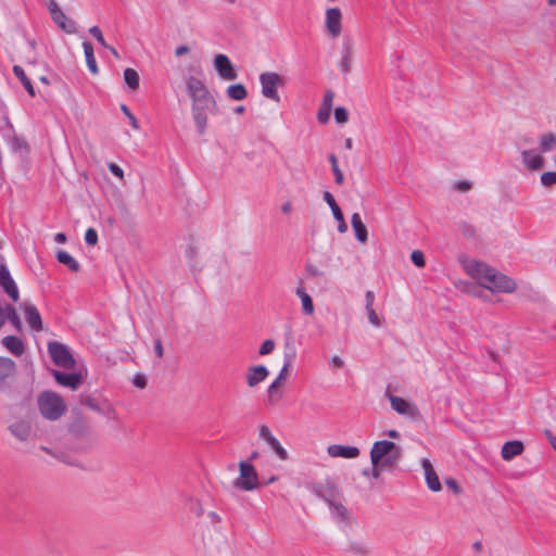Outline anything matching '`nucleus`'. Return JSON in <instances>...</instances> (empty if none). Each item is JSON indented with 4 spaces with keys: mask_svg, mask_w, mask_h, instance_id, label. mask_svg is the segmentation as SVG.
Wrapping results in <instances>:
<instances>
[{
    "mask_svg": "<svg viewBox=\"0 0 556 556\" xmlns=\"http://www.w3.org/2000/svg\"><path fill=\"white\" fill-rule=\"evenodd\" d=\"M401 458V448L388 440L377 441L370 450L371 465L383 464L389 467L396 466Z\"/></svg>",
    "mask_w": 556,
    "mask_h": 556,
    "instance_id": "1",
    "label": "nucleus"
},
{
    "mask_svg": "<svg viewBox=\"0 0 556 556\" xmlns=\"http://www.w3.org/2000/svg\"><path fill=\"white\" fill-rule=\"evenodd\" d=\"M40 414L48 420H58L66 412L64 400L53 391H45L38 396Z\"/></svg>",
    "mask_w": 556,
    "mask_h": 556,
    "instance_id": "2",
    "label": "nucleus"
},
{
    "mask_svg": "<svg viewBox=\"0 0 556 556\" xmlns=\"http://www.w3.org/2000/svg\"><path fill=\"white\" fill-rule=\"evenodd\" d=\"M480 287L492 293H514L517 290V282L496 268L491 267Z\"/></svg>",
    "mask_w": 556,
    "mask_h": 556,
    "instance_id": "3",
    "label": "nucleus"
},
{
    "mask_svg": "<svg viewBox=\"0 0 556 556\" xmlns=\"http://www.w3.org/2000/svg\"><path fill=\"white\" fill-rule=\"evenodd\" d=\"M258 79L262 96L275 103H279L281 98L278 89L286 86L285 78L276 72H263L260 74Z\"/></svg>",
    "mask_w": 556,
    "mask_h": 556,
    "instance_id": "4",
    "label": "nucleus"
},
{
    "mask_svg": "<svg viewBox=\"0 0 556 556\" xmlns=\"http://www.w3.org/2000/svg\"><path fill=\"white\" fill-rule=\"evenodd\" d=\"M216 111L217 103L214 98L191 103L192 117L200 135H203L206 130L208 113Z\"/></svg>",
    "mask_w": 556,
    "mask_h": 556,
    "instance_id": "5",
    "label": "nucleus"
},
{
    "mask_svg": "<svg viewBox=\"0 0 556 556\" xmlns=\"http://www.w3.org/2000/svg\"><path fill=\"white\" fill-rule=\"evenodd\" d=\"M240 475L235 481V486L243 491H253L260 488L258 475L253 465L247 462L239 463Z\"/></svg>",
    "mask_w": 556,
    "mask_h": 556,
    "instance_id": "6",
    "label": "nucleus"
},
{
    "mask_svg": "<svg viewBox=\"0 0 556 556\" xmlns=\"http://www.w3.org/2000/svg\"><path fill=\"white\" fill-rule=\"evenodd\" d=\"M459 262L465 273L471 279H473L478 286L482 285L484 277L490 273V269L492 267L482 261H478L467 256L459 257Z\"/></svg>",
    "mask_w": 556,
    "mask_h": 556,
    "instance_id": "7",
    "label": "nucleus"
},
{
    "mask_svg": "<svg viewBox=\"0 0 556 556\" xmlns=\"http://www.w3.org/2000/svg\"><path fill=\"white\" fill-rule=\"evenodd\" d=\"M46 5L52 21L61 30L66 34H75L77 31L76 23L65 15L55 0H47Z\"/></svg>",
    "mask_w": 556,
    "mask_h": 556,
    "instance_id": "8",
    "label": "nucleus"
},
{
    "mask_svg": "<svg viewBox=\"0 0 556 556\" xmlns=\"http://www.w3.org/2000/svg\"><path fill=\"white\" fill-rule=\"evenodd\" d=\"M48 351L55 365L65 369H72L75 367V359L64 344L59 342H49Z\"/></svg>",
    "mask_w": 556,
    "mask_h": 556,
    "instance_id": "9",
    "label": "nucleus"
},
{
    "mask_svg": "<svg viewBox=\"0 0 556 556\" xmlns=\"http://www.w3.org/2000/svg\"><path fill=\"white\" fill-rule=\"evenodd\" d=\"M187 93L191 99V103L214 98L204 81L198 77L190 76L186 80Z\"/></svg>",
    "mask_w": 556,
    "mask_h": 556,
    "instance_id": "10",
    "label": "nucleus"
},
{
    "mask_svg": "<svg viewBox=\"0 0 556 556\" xmlns=\"http://www.w3.org/2000/svg\"><path fill=\"white\" fill-rule=\"evenodd\" d=\"M386 395L390 401V405H391L392 409L395 410L397 414L407 416L410 418H415L418 416L419 412H418L417 406L414 403L408 402L407 400H405L401 396L392 395L388 391H387Z\"/></svg>",
    "mask_w": 556,
    "mask_h": 556,
    "instance_id": "11",
    "label": "nucleus"
},
{
    "mask_svg": "<svg viewBox=\"0 0 556 556\" xmlns=\"http://www.w3.org/2000/svg\"><path fill=\"white\" fill-rule=\"evenodd\" d=\"M214 68L224 80H235L238 78V73L226 54L219 53L215 55Z\"/></svg>",
    "mask_w": 556,
    "mask_h": 556,
    "instance_id": "12",
    "label": "nucleus"
},
{
    "mask_svg": "<svg viewBox=\"0 0 556 556\" xmlns=\"http://www.w3.org/2000/svg\"><path fill=\"white\" fill-rule=\"evenodd\" d=\"M341 18L340 9L331 8L326 11V28L333 38L340 36L342 31Z\"/></svg>",
    "mask_w": 556,
    "mask_h": 556,
    "instance_id": "13",
    "label": "nucleus"
},
{
    "mask_svg": "<svg viewBox=\"0 0 556 556\" xmlns=\"http://www.w3.org/2000/svg\"><path fill=\"white\" fill-rule=\"evenodd\" d=\"M258 437L266 441V443L275 451L278 457L282 460L288 458L287 451L281 446L278 440L271 434L269 428L266 425L260 426Z\"/></svg>",
    "mask_w": 556,
    "mask_h": 556,
    "instance_id": "14",
    "label": "nucleus"
},
{
    "mask_svg": "<svg viewBox=\"0 0 556 556\" xmlns=\"http://www.w3.org/2000/svg\"><path fill=\"white\" fill-rule=\"evenodd\" d=\"M14 374L15 363L8 357L0 356V391H4L9 387Z\"/></svg>",
    "mask_w": 556,
    "mask_h": 556,
    "instance_id": "15",
    "label": "nucleus"
},
{
    "mask_svg": "<svg viewBox=\"0 0 556 556\" xmlns=\"http://www.w3.org/2000/svg\"><path fill=\"white\" fill-rule=\"evenodd\" d=\"M0 286L13 301L18 300V290L4 264H0Z\"/></svg>",
    "mask_w": 556,
    "mask_h": 556,
    "instance_id": "16",
    "label": "nucleus"
},
{
    "mask_svg": "<svg viewBox=\"0 0 556 556\" xmlns=\"http://www.w3.org/2000/svg\"><path fill=\"white\" fill-rule=\"evenodd\" d=\"M52 374L59 384L68 387L72 390H76L83 381V375L80 372L65 374L59 370H53Z\"/></svg>",
    "mask_w": 556,
    "mask_h": 556,
    "instance_id": "17",
    "label": "nucleus"
},
{
    "mask_svg": "<svg viewBox=\"0 0 556 556\" xmlns=\"http://www.w3.org/2000/svg\"><path fill=\"white\" fill-rule=\"evenodd\" d=\"M327 453L333 458H356L359 456L361 451L356 446L331 444L327 447Z\"/></svg>",
    "mask_w": 556,
    "mask_h": 556,
    "instance_id": "18",
    "label": "nucleus"
},
{
    "mask_svg": "<svg viewBox=\"0 0 556 556\" xmlns=\"http://www.w3.org/2000/svg\"><path fill=\"white\" fill-rule=\"evenodd\" d=\"M421 466L428 488L433 492L441 491L442 485L431 462L428 458H422Z\"/></svg>",
    "mask_w": 556,
    "mask_h": 556,
    "instance_id": "19",
    "label": "nucleus"
},
{
    "mask_svg": "<svg viewBox=\"0 0 556 556\" xmlns=\"http://www.w3.org/2000/svg\"><path fill=\"white\" fill-rule=\"evenodd\" d=\"M268 369L264 365L251 366L247 370V384L249 388H255L268 377Z\"/></svg>",
    "mask_w": 556,
    "mask_h": 556,
    "instance_id": "20",
    "label": "nucleus"
},
{
    "mask_svg": "<svg viewBox=\"0 0 556 556\" xmlns=\"http://www.w3.org/2000/svg\"><path fill=\"white\" fill-rule=\"evenodd\" d=\"M525 450L523 443L518 440L506 442L501 450V456L504 460L509 462L514 457L522 454Z\"/></svg>",
    "mask_w": 556,
    "mask_h": 556,
    "instance_id": "21",
    "label": "nucleus"
},
{
    "mask_svg": "<svg viewBox=\"0 0 556 556\" xmlns=\"http://www.w3.org/2000/svg\"><path fill=\"white\" fill-rule=\"evenodd\" d=\"M9 430L17 440L25 442L30 437L31 427L28 421L18 420L10 425Z\"/></svg>",
    "mask_w": 556,
    "mask_h": 556,
    "instance_id": "22",
    "label": "nucleus"
},
{
    "mask_svg": "<svg viewBox=\"0 0 556 556\" xmlns=\"http://www.w3.org/2000/svg\"><path fill=\"white\" fill-rule=\"evenodd\" d=\"M521 155L523 164L531 170H539L544 165V159L533 150H525Z\"/></svg>",
    "mask_w": 556,
    "mask_h": 556,
    "instance_id": "23",
    "label": "nucleus"
},
{
    "mask_svg": "<svg viewBox=\"0 0 556 556\" xmlns=\"http://www.w3.org/2000/svg\"><path fill=\"white\" fill-rule=\"evenodd\" d=\"M25 319L27 324L36 331L42 330V321L38 309L33 304L24 305Z\"/></svg>",
    "mask_w": 556,
    "mask_h": 556,
    "instance_id": "24",
    "label": "nucleus"
},
{
    "mask_svg": "<svg viewBox=\"0 0 556 556\" xmlns=\"http://www.w3.org/2000/svg\"><path fill=\"white\" fill-rule=\"evenodd\" d=\"M351 224H352L353 230L355 232L356 239L361 243H365L367 241V237H368L367 228L364 225V223L362 222V218L358 213H354L352 215Z\"/></svg>",
    "mask_w": 556,
    "mask_h": 556,
    "instance_id": "25",
    "label": "nucleus"
},
{
    "mask_svg": "<svg viewBox=\"0 0 556 556\" xmlns=\"http://www.w3.org/2000/svg\"><path fill=\"white\" fill-rule=\"evenodd\" d=\"M2 343L15 356H21L24 353V343L15 336L4 337Z\"/></svg>",
    "mask_w": 556,
    "mask_h": 556,
    "instance_id": "26",
    "label": "nucleus"
},
{
    "mask_svg": "<svg viewBox=\"0 0 556 556\" xmlns=\"http://www.w3.org/2000/svg\"><path fill=\"white\" fill-rule=\"evenodd\" d=\"M295 293L301 300L302 309H303L304 314H306L308 316L313 315L315 312V308H314V303H313L311 295L302 287H299L296 289Z\"/></svg>",
    "mask_w": 556,
    "mask_h": 556,
    "instance_id": "27",
    "label": "nucleus"
},
{
    "mask_svg": "<svg viewBox=\"0 0 556 556\" xmlns=\"http://www.w3.org/2000/svg\"><path fill=\"white\" fill-rule=\"evenodd\" d=\"M83 48H84V52H85L86 63H87V66H88L89 71L93 75L98 74L99 73V68H98L97 61H96V58H94V54H93V47H92V45L89 41H84L83 42Z\"/></svg>",
    "mask_w": 556,
    "mask_h": 556,
    "instance_id": "28",
    "label": "nucleus"
},
{
    "mask_svg": "<svg viewBox=\"0 0 556 556\" xmlns=\"http://www.w3.org/2000/svg\"><path fill=\"white\" fill-rule=\"evenodd\" d=\"M56 258L61 264L67 266V268L70 270H72L74 273H77L80 270L79 263L66 251L60 250L56 253Z\"/></svg>",
    "mask_w": 556,
    "mask_h": 556,
    "instance_id": "29",
    "label": "nucleus"
},
{
    "mask_svg": "<svg viewBox=\"0 0 556 556\" xmlns=\"http://www.w3.org/2000/svg\"><path fill=\"white\" fill-rule=\"evenodd\" d=\"M226 93L228 98L235 101H242L248 97L247 88L242 84L230 85Z\"/></svg>",
    "mask_w": 556,
    "mask_h": 556,
    "instance_id": "30",
    "label": "nucleus"
},
{
    "mask_svg": "<svg viewBox=\"0 0 556 556\" xmlns=\"http://www.w3.org/2000/svg\"><path fill=\"white\" fill-rule=\"evenodd\" d=\"M124 80L126 85L131 89L132 91H137L140 86V77L136 70L134 68H126L124 71Z\"/></svg>",
    "mask_w": 556,
    "mask_h": 556,
    "instance_id": "31",
    "label": "nucleus"
},
{
    "mask_svg": "<svg viewBox=\"0 0 556 556\" xmlns=\"http://www.w3.org/2000/svg\"><path fill=\"white\" fill-rule=\"evenodd\" d=\"M556 149V135L553 132H545L540 137L541 152H548Z\"/></svg>",
    "mask_w": 556,
    "mask_h": 556,
    "instance_id": "32",
    "label": "nucleus"
},
{
    "mask_svg": "<svg viewBox=\"0 0 556 556\" xmlns=\"http://www.w3.org/2000/svg\"><path fill=\"white\" fill-rule=\"evenodd\" d=\"M13 72L15 76L21 80L26 91L29 93V96H35V89L29 80V78L26 76L24 70L20 65H15L13 67Z\"/></svg>",
    "mask_w": 556,
    "mask_h": 556,
    "instance_id": "33",
    "label": "nucleus"
},
{
    "mask_svg": "<svg viewBox=\"0 0 556 556\" xmlns=\"http://www.w3.org/2000/svg\"><path fill=\"white\" fill-rule=\"evenodd\" d=\"M89 430V427L84 418L77 417L70 426V431L75 437H84Z\"/></svg>",
    "mask_w": 556,
    "mask_h": 556,
    "instance_id": "34",
    "label": "nucleus"
},
{
    "mask_svg": "<svg viewBox=\"0 0 556 556\" xmlns=\"http://www.w3.org/2000/svg\"><path fill=\"white\" fill-rule=\"evenodd\" d=\"M293 355H294V353L285 355V364H283L278 377L273 382V383H275V386L279 387L282 383V381H285L287 379L289 368L291 367V362H292Z\"/></svg>",
    "mask_w": 556,
    "mask_h": 556,
    "instance_id": "35",
    "label": "nucleus"
},
{
    "mask_svg": "<svg viewBox=\"0 0 556 556\" xmlns=\"http://www.w3.org/2000/svg\"><path fill=\"white\" fill-rule=\"evenodd\" d=\"M457 227H458V230L466 238L471 239V238H475L476 235H477L476 227L472 224L468 223V222H465V220L458 222L457 223Z\"/></svg>",
    "mask_w": 556,
    "mask_h": 556,
    "instance_id": "36",
    "label": "nucleus"
},
{
    "mask_svg": "<svg viewBox=\"0 0 556 556\" xmlns=\"http://www.w3.org/2000/svg\"><path fill=\"white\" fill-rule=\"evenodd\" d=\"M330 509L332 515L340 520H344L346 518V508L341 503L330 502Z\"/></svg>",
    "mask_w": 556,
    "mask_h": 556,
    "instance_id": "37",
    "label": "nucleus"
},
{
    "mask_svg": "<svg viewBox=\"0 0 556 556\" xmlns=\"http://www.w3.org/2000/svg\"><path fill=\"white\" fill-rule=\"evenodd\" d=\"M188 507L189 510L193 513L197 517H200L204 514L202 503L198 498L190 497L188 500Z\"/></svg>",
    "mask_w": 556,
    "mask_h": 556,
    "instance_id": "38",
    "label": "nucleus"
},
{
    "mask_svg": "<svg viewBox=\"0 0 556 556\" xmlns=\"http://www.w3.org/2000/svg\"><path fill=\"white\" fill-rule=\"evenodd\" d=\"M267 393H268V403L269 404L277 403L281 399V395H282L281 392L278 390V387L275 386V383H271L268 387Z\"/></svg>",
    "mask_w": 556,
    "mask_h": 556,
    "instance_id": "39",
    "label": "nucleus"
},
{
    "mask_svg": "<svg viewBox=\"0 0 556 556\" xmlns=\"http://www.w3.org/2000/svg\"><path fill=\"white\" fill-rule=\"evenodd\" d=\"M121 110L126 115V117L128 118L131 127L134 129L138 130L139 129V123H138L137 118L135 117V115L129 111L128 106L126 104H122L121 105Z\"/></svg>",
    "mask_w": 556,
    "mask_h": 556,
    "instance_id": "40",
    "label": "nucleus"
},
{
    "mask_svg": "<svg viewBox=\"0 0 556 556\" xmlns=\"http://www.w3.org/2000/svg\"><path fill=\"white\" fill-rule=\"evenodd\" d=\"M541 182L545 187L556 184V172H546L541 175Z\"/></svg>",
    "mask_w": 556,
    "mask_h": 556,
    "instance_id": "41",
    "label": "nucleus"
},
{
    "mask_svg": "<svg viewBox=\"0 0 556 556\" xmlns=\"http://www.w3.org/2000/svg\"><path fill=\"white\" fill-rule=\"evenodd\" d=\"M274 349H275L274 340L267 339L262 343L258 353L261 356H265V355H268L269 353H271L274 351Z\"/></svg>",
    "mask_w": 556,
    "mask_h": 556,
    "instance_id": "42",
    "label": "nucleus"
},
{
    "mask_svg": "<svg viewBox=\"0 0 556 556\" xmlns=\"http://www.w3.org/2000/svg\"><path fill=\"white\" fill-rule=\"evenodd\" d=\"M334 119L339 124L346 123L348 119H349L348 111L344 108H342V106L337 108L334 110Z\"/></svg>",
    "mask_w": 556,
    "mask_h": 556,
    "instance_id": "43",
    "label": "nucleus"
},
{
    "mask_svg": "<svg viewBox=\"0 0 556 556\" xmlns=\"http://www.w3.org/2000/svg\"><path fill=\"white\" fill-rule=\"evenodd\" d=\"M89 33L91 36H93L97 41L102 46V47H108V43L103 37V34L101 31V29L98 27V26H92L89 28Z\"/></svg>",
    "mask_w": 556,
    "mask_h": 556,
    "instance_id": "44",
    "label": "nucleus"
},
{
    "mask_svg": "<svg viewBox=\"0 0 556 556\" xmlns=\"http://www.w3.org/2000/svg\"><path fill=\"white\" fill-rule=\"evenodd\" d=\"M410 260L417 267L425 266V256L424 253L419 250H415L412 252Z\"/></svg>",
    "mask_w": 556,
    "mask_h": 556,
    "instance_id": "45",
    "label": "nucleus"
},
{
    "mask_svg": "<svg viewBox=\"0 0 556 556\" xmlns=\"http://www.w3.org/2000/svg\"><path fill=\"white\" fill-rule=\"evenodd\" d=\"M390 468L389 466H386L383 464H376V465H371V468H370V477L375 480H378L382 473V471L384 469H388Z\"/></svg>",
    "mask_w": 556,
    "mask_h": 556,
    "instance_id": "46",
    "label": "nucleus"
},
{
    "mask_svg": "<svg viewBox=\"0 0 556 556\" xmlns=\"http://www.w3.org/2000/svg\"><path fill=\"white\" fill-rule=\"evenodd\" d=\"M331 109L332 108H329V106H324V105L320 106L318 114H317V118L320 123H326L329 121Z\"/></svg>",
    "mask_w": 556,
    "mask_h": 556,
    "instance_id": "47",
    "label": "nucleus"
},
{
    "mask_svg": "<svg viewBox=\"0 0 556 556\" xmlns=\"http://www.w3.org/2000/svg\"><path fill=\"white\" fill-rule=\"evenodd\" d=\"M85 240L88 244L94 245L98 242V233L93 228H88L85 233Z\"/></svg>",
    "mask_w": 556,
    "mask_h": 556,
    "instance_id": "48",
    "label": "nucleus"
},
{
    "mask_svg": "<svg viewBox=\"0 0 556 556\" xmlns=\"http://www.w3.org/2000/svg\"><path fill=\"white\" fill-rule=\"evenodd\" d=\"M366 313H367V316H368L369 323H370L372 326H375V327H380V326H381L380 318H379V316L377 315V313L375 312L374 307H371V308H366Z\"/></svg>",
    "mask_w": 556,
    "mask_h": 556,
    "instance_id": "49",
    "label": "nucleus"
},
{
    "mask_svg": "<svg viewBox=\"0 0 556 556\" xmlns=\"http://www.w3.org/2000/svg\"><path fill=\"white\" fill-rule=\"evenodd\" d=\"M132 383L138 389H144L147 387V378L142 374L135 375Z\"/></svg>",
    "mask_w": 556,
    "mask_h": 556,
    "instance_id": "50",
    "label": "nucleus"
},
{
    "mask_svg": "<svg viewBox=\"0 0 556 556\" xmlns=\"http://www.w3.org/2000/svg\"><path fill=\"white\" fill-rule=\"evenodd\" d=\"M83 403L94 412H99V413L101 412L102 407L99 405V403L94 399H92L90 396L85 397L83 400Z\"/></svg>",
    "mask_w": 556,
    "mask_h": 556,
    "instance_id": "51",
    "label": "nucleus"
},
{
    "mask_svg": "<svg viewBox=\"0 0 556 556\" xmlns=\"http://www.w3.org/2000/svg\"><path fill=\"white\" fill-rule=\"evenodd\" d=\"M109 170L119 179H124V170L115 163L108 164Z\"/></svg>",
    "mask_w": 556,
    "mask_h": 556,
    "instance_id": "52",
    "label": "nucleus"
},
{
    "mask_svg": "<svg viewBox=\"0 0 556 556\" xmlns=\"http://www.w3.org/2000/svg\"><path fill=\"white\" fill-rule=\"evenodd\" d=\"M454 189L459 192H467L471 189V184L467 180L456 181L454 184Z\"/></svg>",
    "mask_w": 556,
    "mask_h": 556,
    "instance_id": "53",
    "label": "nucleus"
},
{
    "mask_svg": "<svg viewBox=\"0 0 556 556\" xmlns=\"http://www.w3.org/2000/svg\"><path fill=\"white\" fill-rule=\"evenodd\" d=\"M445 483L455 494H459L462 492V489L458 485L456 480L448 479V480L445 481Z\"/></svg>",
    "mask_w": 556,
    "mask_h": 556,
    "instance_id": "54",
    "label": "nucleus"
},
{
    "mask_svg": "<svg viewBox=\"0 0 556 556\" xmlns=\"http://www.w3.org/2000/svg\"><path fill=\"white\" fill-rule=\"evenodd\" d=\"M9 319L17 329H21V326H22L21 319L13 308L11 309Z\"/></svg>",
    "mask_w": 556,
    "mask_h": 556,
    "instance_id": "55",
    "label": "nucleus"
},
{
    "mask_svg": "<svg viewBox=\"0 0 556 556\" xmlns=\"http://www.w3.org/2000/svg\"><path fill=\"white\" fill-rule=\"evenodd\" d=\"M154 352H155V355L161 358L163 357L164 355V349H163V344H162V341L161 339H156L154 341Z\"/></svg>",
    "mask_w": 556,
    "mask_h": 556,
    "instance_id": "56",
    "label": "nucleus"
},
{
    "mask_svg": "<svg viewBox=\"0 0 556 556\" xmlns=\"http://www.w3.org/2000/svg\"><path fill=\"white\" fill-rule=\"evenodd\" d=\"M100 413L103 415H106L108 417H110L112 419L116 418V410L111 405H106V407H102Z\"/></svg>",
    "mask_w": 556,
    "mask_h": 556,
    "instance_id": "57",
    "label": "nucleus"
},
{
    "mask_svg": "<svg viewBox=\"0 0 556 556\" xmlns=\"http://www.w3.org/2000/svg\"><path fill=\"white\" fill-rule=\"evenodd\" d=\"M333 97V92L331 90H328L324 97L321 105L332 108Z\"/></svg>",
    "mask_w": 556,
    "mask_h": 556,
    "instance_id": "58",
    "label": "nucleus"
},
{
    "mask_svg": "<svg viewBox=\"0 0 556 556\" xmlns=\"http://www.w3.org/2000/svg\"><path fill=\"white\" fill-rule=\"evenodd\" d=\"M323 198L325 202L329 205V207L337 205L333 195L329 191H324Z\"/></svg>",
    "mask_w": 556,
    "mask_h": 556,
    "instance_id": "59",
    "label": "nucleus"
},
{
    "mask_svg": "<svg viewBox=\"0 0 556 556\" xmlns=\"http://www.w3.org/2000/svg\"><path fill=\"white\" fill-rule=\"evenodd\" d=\"M306 271L314 277H320L323 276V271L319 270L316 266L309 264L306 266Z\"/></svg>",
    "mask_w": 556,
    "mask_h": 556,
    "instance_id": "60",
    "label": "nucleus"
},
{
    "mask_svg": "<svg viewBox=\"0 0 556 556\" xmlns=\"http://www.w3.org/2000/svg\"><path fill=\"white\" fill-rule=\"evenodd\" d=\"M366 306L365 308H371L374 306L375 294L372 291H367L365 294Z\"/></svg>",
    "mask_w": 556,
    "mask_h": 556,
    "instance_id": "61",
    "label": "nucleus"
},
{
    "mask_svg": "<svg viewBox=\"0 0 556 556\" xmlns=\"http://www.w3.org/2000/svg\"><path fill=\"white\" fill-rule=\"evenodd\" d=\"M332 172L334 174L336 184L342 185L344 181V177L341 169L339 167H336Z\"/></svg>",
    "mask_w": 556,
    "mask_h": 556,
    "instance_id": "62",
    "label": "nucleus"
},
{
    "mask_svg": "<svg viewBox=\"0 0 556 556\" xmlns=\"http://www.w3.org/2000/svg\"><path fill=\"white\" fill-rule=\"evenodd\" d=\"M190 51L189 47L188 46H179L175 49V55L180 58L185 54H187L188 52Z\"/></svg>",
    "mask_w": 556,
    "mask_h": 556,
    "instance_id": "63",
    "label": "nucleus"
},
{
    "mask_svg": "<svg viewBox=\"0 0 556 556\" xmlns=\"http://www.w3.org/2000/svg\"><path fill=\"white\" fill-rule=\"evenodd\" d=\"M330 208H331V212H332L336 220L343 218V213L338 204L334 206H331Z\"/></svg>",
    "mask_w": 556,
    "mask_h": 556,
    "instance_id": "64",
    "label": "nucleus"
}]
</instances>
